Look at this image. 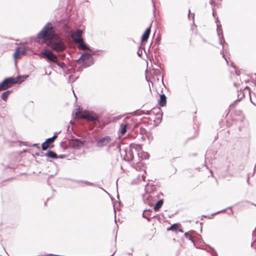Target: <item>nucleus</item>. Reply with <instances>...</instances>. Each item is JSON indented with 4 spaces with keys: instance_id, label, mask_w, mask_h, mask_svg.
<instances>
[{
    "instance_id": "1",
    "label": "nucleus",
    "mask_w": 256,
    "mask_h": 256,
    "mask_svg": "<svg viewBox=\"0 0 256 256\" xmlns=\"http://www.w3.org/2000/svg\"><path fill=\"white\" fill-rule=\"evenodd\" d=\"M56 34V30L52 24L48 22L37 34V39L45 41L50 40Z\"/></svg>"
},
{
    "instance_id": "2",
    "label": "nucleus",
    "mask_w": 256,
    "mask_h": 256,
    "mask_svg": "<svg viewBox=\"0 0 256 256\" xmlns=\"http://www.w3.org/2000/svg\"><path fill=\"white\" fill-rule=\"evenodd\" d=\"M80 112V108H78L77 112L76 113V116H78L79 114V116L81 118L86 120L88 122H92V128H94L96 124H100V116L96 113L92 111L84 110L82 113Z\"/></svg>"
},
{
    "instance_id": "3",
    "label": "nucleus",
    "mask_w": 256,
    "mask_h": 256,
    "mask_svg": "<svg viewBox=\"0 0 256 256\" xmlns=\"http://www.w3.org/2000/svg\"><path fill=\"white\" fill-rule=\"evenodd\" d=\"M76 62L82 64L85 67L90 66L94 64V59L92 56V54L88 52H84L76 60Z\"/></svg>"
},
{
    "instance_id": "4",
    "label": "nucleus",
    "mask_w": 256,
    "mask_h": 256,
    "mask_svg": "<svg viewBox=\"0 0 256 256\" xmlns=\"http://www.w3.org/2000/svg\"><path fill=\"white\" fill-rule=\"evenodd\" d=\"M48 42V46L52 50L56 52H60L64 50L65 46L62 39L56 38L54 40L52 39Z\"/></svg>"
},
{
    "instance_id": "5",
    "label": "nucleus",
    "mask_w": 256,
    "mask_h": 256,
    "mask_svg": "<svg viewBox=\"0 0 256 256\" xmlns=\"http://www.w3.org/2000/svg\"><path fill=\"white\" fill-rule=\"evenodd\" d=\"M40 55H42L44 58H46L48 62L55 63L57 62V56L52 51L46 48L42 51L40 53Z\"/></svg>"
},
{
    "instance_id": "6",
    "label": "nucleus",
    "mask_w": 256,
    "mask_h": 256,
    "mask_svg": "<svg viewBox=\"0 0 256 256\" xmlns=\"http://www.w3.org/2000/svg\"><path fill=\"white\" fill-rule=\"evenodd\" d=\"M16 78L14 77H8L4 78L0 83V91L6 90L10 88L12 84H16Z\"/></svg>"
},
{
    "instance_id": "7",
    "label": "nucleus",
    "mask_w": 256,
    "mask_h": 256,
    "mask_svg": "<svg viewBox=\"0 0 256 256\" xmlns=\"http://www.w3.org/2000/svg\"><path fill=\"white\" fill-rule=\"evenodd\" d=\"M112 138L110 136H105L96 141V146L98 148H102L106 146L110 142Z\"/></svg>"
},
{
    "instance_id": "8",
    "label": "nucleus",
    "mask_w": 256,
    "mask_h": 256,
    "mask_svg": "<svg viewBox=\"0 0 256 256\" xmlns=\"http://www.w3.org/2000/svg\"><path fill=\"white\" fill-rule=\"evenodd\" d=\"M84 140L78 138H72L69 141V146L75 149H78L84 144Z\"/></svg>"
},
{
    "instance_id": "9",
    "label": "nucleus",
    "mask_w": 256,
    "mask_h": 256,
    "mask_svg": "<svg viewBox=\"0 0 256 256\" xmlns=\"http://www.w3.org/2000/svg\"><path fill=\"white\" fill-rule=\"evenodd\" d=\"M82 31L81 30L78 29L71 34L72 39L76 44L83 40L82 38Z\"/></svg>"
},
{
    "instance_id": "10",
    "label": "nucleus",
    "mask_w": 256,
    "mask_h": 256,
    "mask_svg": "<svg viewBox=\"0 0 256 256\" xmlns=\"http://www.w3.org/2000/svg\"><path fill=\"white\" fill-rule=\"evenodd\" d=\"M142 198L144 202L150 206H152L155 201V198L148 194L144 195Z\"/></svg>"
},
{
    "instance_id": "11",
    "label": "nucleus",
    "mask_w": 256,
    "mask_h": 256,
    "mask_svg": "<svg viewBox=\"0 0 256 256\" xmlns=\"http://www.w3.org/2000/svg\"><path fill=\"white\" fill-rule=\"evenodd\" d=\"M77 44L78 48L80 50H88L90 52L92 51V49L91 48L90 46L84 42L83 40L80 41Z\"/></svg>"
},
{
    "instance_id": "12",
    "label": "nucleus",
    "mask_w": 256,
    "mask_h": 256,
    "mask_svg": "<svg viewBox=\"0 0 256 256\" xmlns=\"http://www.w3.org/2000/svg\"><path fill=\"white\" fill-rule=\"evenodd\" d=\"M152 211L150 209H146L142 213V217L146 218L148 222H150L152 218H154L156 216L152 214Z\"/></svg>"
},
{
    "instance_id": "13",
    "label": "nucleus",
    "mask_w": 256,
    "mask_h": 256,
    "mask_svg": "<svg viewBox=\"0 0 256 256\" xmlns=\"http://www.w3.org/2000/svg\"><path fill=\"white\" fill-rule=\"evenodd\" d=\"M216 19H217V20H216V23H218V22H220L218 20V18H216ZM220 30L222 32V26L220 24H217V32H218V35L219 36L220 44L222 45L223 43H225L226 42H225V40H224V38L222 32V38L220 36Z\"/></svg>"
},
{
    "instance_id": "14",
    "label": "nucleus",
    "mask_w": 256,
    "mask_h": 256,
    "mask_svg": "<svg viewBox=\"0 0 256 256\" xmlns=\"http://www.w3.org/2000/svg\"><path fill=\"white\" fill-rule=\"evenodd\" d=\"M26 53V51L24 49H22L20 48H17L14 54V58L15 60L18 59L20 58V56L22 54H24Z\"/></svg>"
},
{
    "instance_id": "15",
    "label": "nucleus",
    "mask_w": 256,
    "mask_h": 256,
    "mask_svg": "<svg viewBox=\"0 0 256 256\" xmlns=\"http://www.w3.org/2000/svg\"><path fill=\"white\" fill-rule=\"evenodd\" d=\"M135 152H136V154H137L138 158H141L142 160H146L149 158L150 154L147 152L143 151L140 152L138 149H135Z\"/></svg>"
},
{
    "instance_id": "16",
    "label": "nucleus",
    "mask_w": 256,
    "mask_h": 256,
    "mask_svg": "<svg viewBox=\"0 0 256 256\" xmlns=\"http://www.w3.org/2000/svg\"><path fill=\"white\" fill-rule=\"evenodd\" d=\"M150 32H151L150 26L142 34V38H141V41H142V43L147 42V40L149 38Z\"/></svg>"
},
{
    "instance_id": "17",
    "label": "nucleus",
    "mask_w": 256,
    "mask_h": 256,
    "mask_svg": "<svg viewBox=\"0 0 256 256\" xmlns=\"http://www.w3.org/2000/svg\"><path fill=\"white\" fill-rule=\"evenodd\" d=\"M166 97L164 94H160V100H158V104L161 106H164L166 105Z\"/></svg>"
},
{
    "instance_id": "18",
    "label": "nucleus",
    "mask_w": 256,
    "mask_h": 256,
    "mask_svg": "<svg viewBox=\"0 0 256 256\" xmlns=\"http://www.w3.org/2000/svg\"><path fill=\"white\" fill-rule=\"evenodd\" d=\"M44 156H47L48 158L54 159H57L58 158V156L52 150H48L46 153L44 154Z\"/></svg>"
},
{
    "instance_id": "19",
    "label": "nucleus",
    "mask_w": 256,
    "mask_h": 256,
    "mask_svg": "<svg viewBox=\"0 0 256 256\" xmlns=\"http://www.w3.org/2000/svg\"><path fill=\"white\" fill-rule=\"evenodd\" d=\"M164 204V200L160 199L159 200L154 207V210L155 212H157L159 210V209Z\"/></svg>"
},
{
    "instance_id": "20",
    "label": "nucleus",
    "mask_w": 256,
    "mask_h": 256,
    "mask_svg": "<svg viewBox=\"0 0 256 256\" xmlns=\"http://www.w3.org/2000/svg\"><path fill=\"white\" fill-rule=\"evenodd\" d=\"M27 78H28V75H22L16 77H14L16 78V84H20L23 82Z\"/></svg>"
},
{
    "instance_id": "21",
    "label": "nucleus",
    "mask_w": 256,
    "mask_h": 256,
    "mask_svg": "<svg viewBox=\"0 0 256 256\" xmlns=\"http://www.w3.org/2000/svg\"><path fill=\"white\" fill-rule=\"evenodd\" d=\"M12 91L8 90L4 92L2 94V98L4 100L6 101L8 99V96L12 93Z\"/></svg>"
},
{
    "instance_id": "22",
    "label": "nucleus",
    "mask_w": 256,
    "mask_h": 256,
    "mask_svg": "<svg viewBox=\"0 0 256 256\" xmlns=\"http://www.w3.org/2000/svg\"><path fill=\"white\" fill-rule=\"evenodd\" d=\"M127 127H128L127 124H120V133L122 136L124 135L126 133V130H127Z\"/></svg>"
},
{
    "instance_id": "23",
    "label": "nucleus",
    "mask_w": 256,
    "mask_h": 256,
    "mask_svg": "<svg viewBox=\"0 0 256 256\" xmlns=\"http://www.w3.org/2000/svg\"><path fill=\"white\" fill-rule=\"evenodd\" d=\"M72 181L74 182H76V183H82V184H85L87 186H91L93 185V184L92 182H90L88 180H72Z\"/></svg>"
},
{
    "instance_id": "24",
    "label": "nucleus",
    "mask_w": 256,
    "mask_h": 256,
    "mask_svg": "<svg viewBox=\"0 0 256 256\" xmlns=\"http://www.w3.org/2000/svg\"><path fill=\"white\" fill-rule=\"evenodd\" d=\"M54 147V145L49 146V144L48 142H44L42 144V150H46L48 148H52Z\"/></svg>"
},
{
    "instance_id": "25",
    "label": "nucleus",
    "mask_w": 256,
    "mask_h": 256,
    "mask_svg": "<svg viewBox=\"0 0 256 256\" xmlns=\"http://www.w3.org/2000/svg\"><path fill=\"white\" fill-rule=\"evenodd\" d=\"M184 236L186 238H188V239L194 244L195 245V242L194 240H193L192 236V233L190 232H186L184 234Z\"/></svg>"
},
{
    "instance_id": "26",
    "label": "nucleus",
    "mask_w": 256,
    "mask_h": 256,
    "mask_svg": "<svg viewBox=\"0 0 256 256\" xmlns=\"http://www.w3.org/2000/svg\"><path fill=\"white\" fill-rule=\"evenodd\" d=\"M179 225H180V224H178V223L174 224H172L170 227L168 228H167V230L168 231H170V230L174 231V230H176L178 229V228Z\"/></svg>"
},
{
    "instance_id": "27",
    "label": "nucleus",
    "mask_w": 256,
    "mask_h": 256,
    "mask_svg": "<svg viewBox=\"0 0 256 256\" xmlns=\"http://www.w3.org/2000/svg\"><path fill=\"white\" fill-rule=\"evenodd\" d=\"M252 235L254 238V242L252 243L251 246L252 248L256 250V227L255 230L253 231Z\"/></svg>"
},
{
    "instance_id": "28",
    "label": "nucleus",
    "mask_w": 256,
    "mask_h": 256,
    "mask_svg": "<svg viewBox=\"0 0 256 256\" xmlns=\"http://www.w3.org/2000/svg\"><path fill=\"white\" fill-rule=\"evenodd\" d=\"M135 149H136V148L134 147L131 148L128 152V154L130 156L131 160H133L134 158V153H136L135 152Z\"/></svg>"
},
{
    "instance_id": "29",
    "label": "nucleus",
    "mask_w": 256,
    "mask_h": 256,
    "mask_svg": "<svg viewBox=\"0 0 256 256\" xmlns=\"http://www.w3.org/2000/svg\"><path fill=\"white\" fill-rule=\"evenodd\" d=\"M55 64H56L58 66L62 68L64 70L67 68V67L64 62H59L58 60L57 62H56Z\"/></svg>"
},
{
    "instance_id": "30",
    "label": "nucleus",
    "mask_w": 256,
    "mask_h": 256,
    "mask_svg": "<svg viewBox=\"0 0 256 256\" xmlns=\"http://www.w3.org/2000/svg\"><path fill=\"white\" fill-rule=\"evenodd\" d=\"M102 52L101 50H94L92 49V51L90 52H92L90 54H92V56L93 55H100V52Z\"/></svg>"
},
{
    "instance_id": "31",
    "label": "nucleus",
    "mask_w": 256,
    "mask_h": 256,
    "mask_svg": "<svg viewBox=\"0 0 256 256\" xmlns=\"http://www.w3.org/2000/svg\"><path fill=\"white\" fill-rule=\"evenodd\" d=\"M158 112H157L156 114V116H157V118H162V112L161 110L158 108Z\"/></svg>"
},
{
    "instance_id": "32",
    "label": "nucleus",
    "mask_w": 256,
    "mask_h": 256,
    "mask_svg": "<svg viewBox=\"0 0 256 256\" xmlns=\"http://www.w3.org/2000/svg\"><path fill=\"white\" fill-rule=\"evenodd\" d=\"M154 74L156 76H160L161 75V72L158 69H154Z\"/></svg>"
},
{
    "instance_id": "33",
    "label": "nucleus",
    "mask_w": 256,
    "mask_h": 256,
    "mask_svg": "<svg viewBox=\"0 0 256 256\" xmlns=\"http://www.w3.org/2000/svg\"><path fill=\"white\" fill-rule=\"evenodd\" d=\"M54 140L52 137L48 138L46 140V142H48V144H52Z\"/></svg>"
},
{
    "instance_id": "34",
    "label": "nucleus",
    "mask_w": 256,
    "mask_h": 256,
    "mask_svg": "<svg viewBox=\"0 0 256 256\" xmlns=\"http://www.w3.org/2000/svg\"><path fill=\"white\" fill-rule=\"evenodd\" d=\"M140 48H141V46L139 47V49L137 52L138 55L140 57H141L142 56V50H140Z\"/></svg>"
},
{
    "instance_id": "35",
    "label": "nucleus",
    "mask_w": 256,
    "mask_h": 256,
    "mask_svg": "<svg viewBox=\"0 0 256 256\" xmlns=\"http://www.w3.org/2000/svg\"><path fill=\"white\" fill-rule=\"evenodd\" d=\"M60 132H56L54 134V135L53 136H52L54 140L55 138H56L58 137V134H59Z\"/></svg>"
},
{
    "instance_id": "36",
    "label": "nucleus",
    "mask_w": 256,
    "mask_h": 256,
    "mask_svg": "<svg viewBox=\"0 0 256 256\" xmlns=\"http://www.w3.org/2000/svg\"><path fill=\"white\" fill-rule=\"evenodd\" d=\"M212 15L214 16V18H216V10L214 8V6H213L212 8Z\"/></svg>"
},
{
    "instance_id": "37",
    "label": "nucleus",
    "mask_w": 256,
    "mask_h": 256,
    "mask_svg": "<svg viewBox=\"0 0 256 256\" xmlns=\"http://www.w3.org/2000/svg\"><path fill=\"white\" fill-rule=\"evenodd\" d=\"M250 101L254 106H256V98L253 100L250 98Z\"/></svg>"
},
{
    "instance_id": "38",
    "label": "nucleus",
    "mask_w": 256,
    "mask_h": 256,
    "mask_svg": "<svg viewBox=\"0 0 256 256\" xmlns=\"http://www.w3.org/2000/svg\"><path fill=\"white\" fill-rule=\"evenodd\" d=\"M146 132V130L144 128H140V132L141 134H144Z\"/></svg>"
},
{
    "instance_id": "39",
    "label": "nucleus",
    "mask_w": 256,
    "mask_h": 256,
    "mask_svg": "<svg viewBox=\"0 0 256 256\" xmlns=\"http://www.w3.org/2000/svg\"><path fill=\"white\" fill-rule=\"evenodd\" d=\"M226 210H220V211L218 212H216V213H214V214H212V216H214V214H218V213H220V212H226Z\"/></svg>"
},
{
    "instance_id": "40",
    "label": "nucleus",
    "mask_w": 256,
    "mask_h": 256,
    "mask_svg": "<svg viewBox=\"0 0 256 256\" xmlns=\"http://www.w3.org/2000/svg\"><path fill=\"white\" fill-rule=\"evenodd\" d=\"M35 155H36V156H44V152H41V154H40V153H38V152H36V153L35 154Z\"/></svg>"
},
{
    "instance_id": "41",
    "label": "nucleus",
    "mask_w": 256,
    "mask_h": 256,
    "mask_svg": "<svg viewBox=\"0 0 256 256\" xmlns=\"http://www.w3.org/2000/svg\"><path fill=\"white\" fill-rule=\"evenodd\" d=\"M32 146L37 148L38 150H40V147L38 146V144H34L32 145Z\"/></svg>"
},
{
    "instance_id": "42",
    "label": "nucleus",
    "mask_w": 256,
    "mask_h": 256,
    "mask_svg": "<svg viewBox=\"0 0 256 256\" xmlns=\"http://www.w3.org/2000/svg\"><path fill=\"white\" fill-rule=\"evenodd\" d=\"M155 110V108H154L152 109L151 111H147V112L146 113H145V114L150 115L151 112H152V110Z\"/></svg>"
},
{
    "instance_id": "43",
    "label": "nucleus",
    "mask_w": 256,
    "mask_h": 256,
    "mask_svg": "<svg viewBox=\"0 0 256 256\" xmlns=\"http://www.w3.org/2000/svg\"><path fill=\"white\" fill-rule=\"evenodd\" d=\"M66 158V156L64 154H60L59 156H58V158Z\"/></svg>"
},
{
    "instance_id": "44",
    "label": "nucleus",
    "mask_w": 256,
    "mask_h": 256,
    "mask_svg": "<svg viewBox=\"0 0 256 256\" xmlns=\"http://www.w3.org/2000/svg\"><path fill=\"white\" fill-rule=\"evenodd\" d=\"M214 0H210V4L212 6L214 5Z\"/></svg>"
},
{
    "instance_id": "45",
    "label": "nucleus",
    "mask_w": 256,
    "mask_h": 256,
    "mask_svg": "<svg viewBox=\"0 0 256 256\" xmlns=\"http://www.w3.org/2000/svg\"><path fill=\"white\" fill-rule=\"evenodd\" d=\"M116 148L117 149H118L119 150H120V145L119 144H116Z\"/></svg>"
},
{
    "instance_id": "46",
    "label": "nucleus",
    "mask_w": 256,
    "mask_h": 256,
    "mask_svg": "<svg viewBox=\"0 0 256 256\" xmlns=\"http://www.w3.org/2000/svg\"><path fill=\"white\" fill-rule=\"evenodd\" d=\"M198 132H196V134L194 136V137H192H192H190V138H188V140L192 139V138H194L196 137V136H198Z\"/></svg>"
},
{
    "instance_id": "47",
    "label": "nucleus",
    "mask_w": 256,
    "mask_h": 256,
    "mask_svg": "<svg viewBox=\"0 0 256 256\" xmlns=\"http://www.w3.org/2000/svg\"><path fill=\"white\" fill-rule=\"evenodd\" d=\"M116 144L114 143H112L109 145V148L114 146Z\"/></svg>"
},
{
    "instance_id": "48",
    "label": "nucleus",
    "mask_w": 256,
    "mask_h": 256,
    "mask_svg": "<svg viewBox=\"0 0 256 256\" xmlns=\"http://www.w3.org/2000/svg\"><path fill=\"white\" fill-rule=\"evenodd\" d=\"M178 232H184V230H182V228H180V229L178 230Z\"/></svg>"
},
{
    "instance_id": "49",
    "label": "nucleus",
    "mask_w": 256,
    "mask_h": 256,
    "mask_svg": "<svg viewBox=\"0 0 256 256\" xmlns=\"http://www.w3.org/2000/svg\"><path fill=\"white\" fill-rule=\"evenodd\" d=\"M202 218L201 220H203V218H206V216H204V215H202Z\"/></svg>"
},
{
    "instance_id": "50",
    "label": "nucleus",
    "mask_w": 256,
    "mask_h": 256,
    "mask_svg": "<svg viewBox=\"0 0 256 256\" xmlns=\"http://www.w3.org/2000/svg\"><path fill=\"white\" fill-rule=\"evenodd\" d=\"M222 50H223V51L224 50V46H222ZM223 53H224V54H223V55H222V57H223V58H224V52H223Z\"/></svg>"
},
{
    "instance_id": "51",
    "label": "nucleus",
    "mask_w": 256,
    "mask_h": 256,
    "mask_svg": "<svg viewBox=\"0 0 256 256\" xmlns=\"http://www.w3.org/2000/svg\"><path fill=\"white\" fill-rule=\"evenodd\" d=\"M209 154V151H207L206 152V156H208V154Z\"/></svg>"
},
{
    "instance_id": "52",
    "label": "nucleus",
    "mask_w": 256,
    "mask_h": 256,
    "mask_svg": "<svg viewBox=\"0 0 256 256\" xmlns=\"http://www.w3.org/2000/svg\"><path fill=\"white\" fill-rule=\"evenodd\" d=\"M143 180H145V178H146V176H142Z\"/></svg>"
},
{
    "instance_id": "53",
    "label": "nucleus",
    "mask_w": 256,
    "mask_h": 256,
    "mask_svg": "<svg viewBox=\"0 0 256 256\" xmlns=\"http://www.w3.org/2000/svg\"><path fill=\"white\" fill-rule=\"evenodd\" d=\"M249 180H250V178H249V177H248V179H247V182H249Z\"/></svg>"
},
{
    "instance_id": "54",
    "label": "nucleus",
    "mask_w": 256,
    "mask_h": 256,
    "mask_svg": "<svg viewBox=\"0 0 256 256\" xmlns=\"http://www.w3.org/2000/svg\"><path fill=\"white\" fill-rule=\"evenodd\" d=\"M225 58V60H226V62H227V64H228V60H227L226 58Z\"/></svg>"
},
{
    "instance_id": "55",
    "label": "nucleus",
    "mask_w": 256,
    "mask_h": 256,
    "mask_svg": "<svg viewBox=\"0 0 256 256\" xmlns=\"http://www.w3.org/2000/svg\"><path fill=\"white\" fill-rule=\"evenodd\" d=\"M188 12H189V13H188V16H189L190 14V10H188Z\"/></svg>"
},
{
    "instance_id": "56",
    "label": "nucleus",
    "mask_w": 256,
    "mask_h": 256,
    "mask_svg": "<svg viewBox=\"0 0 256 256\" xmlns=\"http://www.w3.org/2000/svg\"><path fill=\"white\" fill-rule=\"evenodd\" d=\"M200 232H202V226L200 228Z\"/></svg>"
},
{
    "instance_id": "57",
    "label": "nucleus",
    "mask_w": 256,
    "mask_h": 256,
    "mask_svg": "<svg viewBox=\"0 0 256 256\" xmlns=\"http://www.w3.org/2000/svg\"><path fill=\"white\" fill-rule=\"evenodd\" d=\"M162 82H163V76H162Z\"/></svg>"
},
{
    "instance_id": "58",
    "label": "nucleus",
    "mask_w": 256,
    "mask_h": 256,
    "mask_svg": "<svg viewBox=\"0 0 256 256\" xmlns=\"http://www.w3.org/2000/svg\"><path fill=\"white\" fill-rule=\"evenodd\" d=\"M73 92H74V91H73ZM74 96L76 97V95L74 93Z\"/></svg>"
},
{
    "instance_id": "59",
    "label": "nucleus",
    "mask_w": 256,
    "mask_h": 256,
    "mask_svg": "<svg viewBox=\"0 0 256 256\" xmlns=\"http://www.w3.org/2000/svg\"><path fill=\"white\" fill-rule=\"evenodd\" d=\"M129 255H130L131 254V253H130V252H128V254Z\"/></svg>"
},
{
    "instance_id": "60",
    "label": "nucleus",
    "mask_w": 256,
    "mask_h": 256,
    "mask_svg": "<svg viewBox=\"0 0 256 256\" xmlns=\"http://www.w3.org/2000/svg\"><path fill=\"white\" fill-rule=\"evenodd\" d=\"M129 255H130L131 254V253H130V252H128V254Z\"/></svg>"
},
{
    "instance_id": "61",
    "label": "nucleus",
    "mask_w": 256,
    "mask_h": 256,
    "mask_svg": "<svg viewBox=\"0 0 256 256\" xmlns=\"http://www.w3.org/2000/svg\"><path fill=\"white\" fill-rule=\"evenodd\" d=\"M228 208L232 209V207H229Z\"/></svg>"
},
{
    "instance_id": "62",
    "label": "nucleus",
    "mask_w": 256,
    "mask_h": 256,
    "mask_svg": "<svg viewBox=\"0 0 256 256\" xmlns=\"http://www.w3.org/2000/svg\"><path fill=\"white\" fill-rule=\"evenodd\" d=\"M152 2H154L152 1Z\"/></svg>"
}]
</instances>
